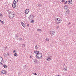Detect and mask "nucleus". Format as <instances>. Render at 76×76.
Returning <instances> with one entry per match:
<instances>
[{
  "instance_id": "obj_11",
  "label": "nucleus",
  "mask_w": 76,
  "mask_h": 76,
  "mask_svg": "<svg viewBox=\"0 0 76 76\" xmlns=\"http://www.w3.org/2000/svg\"><path fill=\"white\" fill-rule=\"evenodd\" d=\"M1 73L3 75H4L6 73V72L5 70H3L2 71Z\"/></svg>"
},
{
  "instance_id": "obj_32",
  "label": "nucleus",
  "mask_w": 76,
  "mask_h": 76,
  "mask_svg": "<svg viewBox=\"0 0 76 76\" xmlns=\"http://www.w3.org/2000/svg\"><path fill=\"white\" fill-rule=\"evenodd\" d=\"M56 28H59V26H57Z\"/></svg>"
},
{
  "instance_id": "obj_13",
  "label": "nucleus",
  "mask_w": 76,
  "mask_h": 76,
  "mask_svg": "<svg viewBox=\"0 0 76 76\" xmlns=\"http://www.w3.org/2000/svg\"><path fill=\"white\" fill-rule=\"evenodd\" d=\"M3 58H2V57L0 56V63H1L2 61H3Z\"/></svg>"
},
{
  "instance_id": "obj_14",
  "label": "nucleus",
  "mask_w": 76,
  "mask_h": 76,
  "mask_svg": "<svg viewBox=\"0 0 76 76\" xmlns=\"http://www.w3.org/2000/svg\"><path fill=\"white\" fill-rule=\"evenodd\" d=\"M67 8H68V7L67 5H65L64 6V9H67Z\"/></svg>"
},
{
  "instance_id": "obj_29",
  "label": "nucleus",
  "mask_w": 76,
  "mask_h": 76,
  "mask_svg": "<svg viewBox=\"0 0 76 76\" xmlns=\"http://www.w3.org/2000/svg\"><path fill=\"white\" fill-rule=\"evenodd\" d=\"M1 22L2 23V24H4V22H3V21H2Z\"/></svg>"
},
{
  "instance_id": "obj_24",
  "label": "nucleus",
  "mask_w": 76,
  "mask_h": 76,
  "mask_svg": "<svg viewBox=\"0 0 76 76\" xmlns=\"http://www.w3.org/2000/svg\"><path fill=\"white\" fill-rule=\"evenodd\" d=\"M35 48H36V49H38V46H36L35 47Z\"/></svg>"
},
{
  "instance_id": "obj_2",
  "label": "nucleus",
  "mask_w": 76,
  "mask_h": 76,
  "mask_svg": "<svg viewBox=\"0 0 76 76\" xmlns=\"http://www.w3.org/2000/svg\"><path fill=\"white\" fill-rule=\"evenodd\" d=\"M61 21H62V20H61V18H58L56 19L55 22L57 24H59Z\"/></svg>"
},
{
  "instance_id": "obj_15",
  "label": "nucleus",
  "mask_w": 76,
  "mask_h": 76,
  "mask_svg": "<svg viewBox=\"0 0 76 76\" xmlns=\"http://www.w3.org/2000/svg\"><path fill=\"white\" fill-rule=\"evenodd\" d=\"M18 2V0H14V3L16 4Z\"/></svg>"
},
{
  "instance_id": "obj_8",
  "label": "nucleus",
  "mask_w": 76,
  "mask_h": 76,
  "mask_svg": "<svg viewBox=\"0 0 76 76\" xmlns=\"http://www.w3.org/2000/svg\"><path fill=\"white\" fill-rule=\"evenodd\" d=\"M72 2H73L72 0H69L68 1V3L69 4H70L72 3Z\"/></svg>"
},
{
  "instance_id": "obj_16",
  "label": "nucleus",
  "mask_w": 76,
  "mask_h": 76,
  "mask_svg": "<svg viewBox=\"0 0 76 76\" xmlns=\"http://www.w3.org/2000/svg\"><path fill=\"white\" fill-rule=\"evenodd\" d=\"M34 62L35 63H37V59H34Z\"/></svg>"
},
{
  "instance_id": "obj_9",
  "label": "nucleus",
  "mask_w": 76,
  "mask_h": 76,
  "mask_svg": "<svg viewBox=\"0 0 76 76\" xmlns=\"http://www.w3.org/2000/svg\"><path fill=\"white\" fill-rule=\"evenodd\" d=\"M50 57H48L47 58V61H50V60H51V55H50Z\"/></svg>"
},
{
  "instance_id": "obj_22",
  "label": "nucleus",
  "mask_w": 76,
  "mask_h": 76,
  "mask_svg": "<svg viewBox=\"0 0 76 76\" xmlns=\"http://www.w3.org/2000/svg\"><path fill=\"white\" fill-rule=\"evenodd\" d=\"M22 39L21 38H20L19 39V41H22Z\"/></svg>"
},
{
  "instance_id": "obj_25",
  "label": "nucleus",
  "mask_w": 76,
  "mask_h": 76,
  "mask_svg": "<svg viewBox=\"0 0 76 76\" xmlns=\"http://www.w3.org/2000/svg\"><path fill=\"white\" fill-rule=\"evenodd\" d=\"M0 16H1V17L3 16V15L2 14H0Z\"/></svg>"
},
{
  "instance_id": "obj_19",
  "label": "nucleus",
  "mask_w": 76,
  "mask_h": 76,
  "mask_svg": "<svg viewBox=\"0 0 76 76\" xmlns=\"http://www.w3.org/2000/svg\"><path fill=\"white\" fill-rule=\"evenodd\" d=\"M64 71H67V69L66 68H64Z\"/></svg>"
},
{
  "instance_id": "obj_21",
  "label": "nucleus",
  "mask_w": 76,
  "mask_h": 76,
  "mask_svg": "<svg viewBox=\"0 0 76 76\" xmlns=\"http://www.w3.org/2000/svg\"><path fill=\"white\" fill-rule=\"evenodd\" d=\"M45 40L46 41H49V39L48 38H46Z\"/></svg>"
},
{
  "instance_id": "obj_23",
  "label": "nucleus",
  "mask_w": 76,
  "mask_h": 76,
  "mask_svg": "<svg viewBox=\"0 0 76 76\" xmlns=\"http://www.w3.org/2000/svg\"><path fill=\"white\" fill-rule=\"evenodd\" d=\"M33 75H37V74L36 73H33Z\"/></svg>"
},
{
  "instance_id": "obj_26",
  "label": "nucleus",
  "mask_w": 76,
  "mask_h": 76,
  "mask_svg": "<svg viewBox=\"0 0 76 76\" xmlns=\"http://www.w3.org/2000/svg\"><path fill=\"white\" fill-rule=\"evenodd\" d=\"M14 56H17V53H15L14 54Z\"/></svg>"
},
{
  "instance_id": "obj_27",
  "label": "nucleus",
  "mask_w": 76,
  "mask_h": 76,
  "mask_svg": "<svg viewBox=\"0 0 76 76\" xmlns=\"http://www.w3.org/2000/svg\"><path fill=\"white\" fill-rule=\"evenodd\" d=\"M7 54L8 56H10V53H8Z\"/></svg>"
},
{
  "instance_id": "obj_12",
  "label": "nucleus",
  "mask_w": 76,
  "mask_h": 76,
  "mask_svg": "<svg viewBox=\"0 0 76 76\" xmlns=\"http://www.w3.org/2000/svg\"><path fill=\"white\" fill-rule=\"evenodd\" d=\"M16 4L14 3L12 4V7L13 8H15V7H16Z\"/></svg>"
},
{
  "instance_id": "obj_30",
  "label": "nucleus",
  "mask_w": 76,
  "mask_h": 76,
  "mask_svg": "<svg viewBox=\"0 0 76 76\" xmlns=\"http://www.w3.org/2000/svg\"><path fill=\"white\" fill-rule=\"evenodd\" d=\"M64 0H62L61 2H64Z\"/></svg>"
},
{
  "instance_id": "obj_18",
  "label": "nucleus",
  "mask_w": 76,
  "mask_h": 76,
  "mask_svg": "<svg viewBox=\"0 0 76 76\" xmlns=\"http://www.w3.org/2000/svg\"><path fill=\"white\" fill-rule=\"evenodd\" d=\"M67 3V1H65L64 2V4H66Z\"/></svg>"
},
{
  "instance_id": "obj_35",
  "label": "nucleus",
  "mask_w": 76,
  "mask_h": 76,
  "mask_svg": "<svg viewBox=\"0 0 76 76\" xmlns=\"http://www.w3.org/2000/svg\"><path fill=\"white\" fill-rule=\"evenodd\" d=\"M31 58V57H30Z\"/></svg>"
},
{
  "instance_id": "obj_5",
  "label": "nucleus",
  "mask_w": 76,
  "mask_h": 76,
  "mask_svg": "<svg viewBox=\"0 0 76 76\" xmlns=\"http://www.w3.org/2000/svg\"><path fill=\"white\" fill-rule=\"evenodd\" d=\"M29 10L26 9L25 10L24 13L26 15H27V14H28V13H29Z\"/></svg>"
},
{
  "instance_id": "obj_17",
  "label": "nucleus",
  "mask_w": 76,
  "mask_h": 76,
  "mask_svg": "<svg viewBox=\"0 0 76 76\" xmlns=\"http://www.w3.org/2000/svg\"><path fill=\"white\" fill-rule=\"evenodd\" d=\"M3 67H4V68H5V69L7 68V66H6V65H3Z\"/></svg>"
},
{
  "instance_id": "obj_7",
  "label": "nucleus",
  "mask_w": 76,
  "mask_h": 76,
  "mask_svg": "<svg viewBox=\"0 0 76 76\" xmlns=\"http://www.w3.org/2000/svg\"><path fill=\"white\" fill-rule=\"evenodd\" d=\"M21 23L23 26V27H24V28L26 27V25H25V23H24L23 22H21Z\"/></svg>"
},
{
  "instance_id": "obj_20",
  "label": "nucleus",
  "mask_w": 76,
  "mask_h": 76,
  "mask_svg": "<svg viewBox=\"0 0 76 76\" xmlns=\"http://www.w3.org/2000/svg\"><path fill=\"white\" fill-rule=\"evenodd\" d=\"M37 31H38V32H39V31H42L41 29H38Z\"/></svg>"
},
{
  "instance_id": "obj_31",
  "label": "nucleus",
  "mask_w": 76,
  "mask_h": 76,
  "mask_svg": "<svg viewBox=\"0 0 76 76\" xmlns=\"http://www.w3.org/2000/svg\"><path fill=\"white\" fill-rule=\"evenodd\" d=\"M13 52L14 53H15L16 51L15 50H14V51H13Z\"/></svg>"
},
{
  "instance_id": "obj_10",
  "label": "nucleus",
  "mask_w": 76,
  "mask_h": 76,
  "mask_svg": "<svg viewBox=\"0 0 76 76\" xmlns=\"http://www.w3.org/2000/svg\"><path fill=\"white\" fill-rule=\"evenodd\" d=\"M69 13H70V10H68L66 11L65 13L66 15H67L68 14H69Z\"/></svg>"
},
{
  "instance_id": "obj_28",
  "label": "nucleus",
  "mask_w": 76,
  "mask_h": 76,
  "mask_svg": "<svg viewBox=\"0 0 76 76\" xmlns=\"http://www.w3.org/2000/svg\"><path fill=\"white\" fill-rule=\"evenodd\" d=\"M31 23H33V22H34V20H32L31 21Z\"/></svg>"
},
{
  "instance_id": "obj_3",
  "label": "nucleus",
  "mask_w": 76,
  "mask_h": 76,
  "mask_svg": "<svg viewBox=\"0 0 76 76\" xmlns=\"http://www.w3.org/2000/svg\"><path fill=\"white\" fill-rule=\"evenodd\" d=\"M9 16L11 18H13L14 17V14L12 12H10L9 14Z\"/></svg>"
},
{
  "instance_id": "obj_34",
  "label": "nucleus",
  "mask_w": 76,
  "mask_h": 76,
  "mask_svg": "<svg viewBox=\"0 0 76 76\" xmlns=\"http://www.w3.org/2000/svg\"><path fill=\"white\" fill-rule=\"evenodd\" d=\"M1 20H0V22H1Z\"/></svg>"
},
{
  "instance_id": "obj_6",
  "label": "nucleus",
  "mask_w": 76,
  "mask_h": 76,
  "mask_svg": "<svg viewBox=\"0 0 76 76\" xmlns=\"http://www.w3.org/2000/svg\"><path fill=\"white\" fill-rule=\"evenodd\" d=\"M29 19L30 20H32L34 19V16L32 15H31L29 16Z\"/></svg>"
},
{
  "instance_id": "obj_4",
  "label": "nucleus",
  "mask_w": 76,
  "mask_h": 76,
  "mask_svg": "<svg viewBox=\"0 0 76 76\" xmlns=\"http://www.w3.org/2000/svg\"><path fill=\"white\" fill-rule=\"evenodd\" d=\"M54 33H55L54 30H52L50 32V34L51 35V36H53V35H54Z\"/></svg>"
},
{
  "instance_id": "obj_33",
  "label": "nucleus",
  "mask_w": 76,
  "mask_h": 76,
  "mask_svg": "<svg viewBox=\"0 0 76 76\" xmlns=\"http://www.w3.org/2000/svg\"><path fill=\"white\" fill-rule=\"evenodd\" d=\"M29 26V24H27V26Z\"/></svg>"
},
{
  "instance_id": "obj_1",
  "label": "nucleus",
  "mask_w": 76,
  "mask_h": 76,
  "mask_svg": "<svg viewBox=\"0 0 76 76\" xmlns=\"http://www.w3.org/2000/svg\"><path fill=\"white\" fill-rule=\"evenodd\" d=\"M34 53L36 54V57L37 58L38 60H41L42 56V54L40 53L39 51H34Z\"/></svg>"
}]
</instances>
